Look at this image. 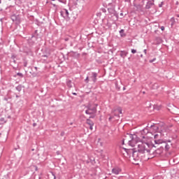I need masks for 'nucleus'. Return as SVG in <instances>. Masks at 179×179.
<instances>
[{
    "label": "nucleus",
    "mask_w": 179,
    "mask_h": 179,
    "mask_svg": "<svg viewBox=\"0 0 179 179\" xmlns=\"http://www.w3.org/2000/svg\"><path fill=\"white\" fill-rule=\"evenodd\" d=\"M126 1H127L128 2H129V1H131V0H126Z\"/></svg>",
    "instance_id": "39"
},
{
    "label": "nucleus",
    "mask_w": 179,
    "mask_h": 179,
    "mask_svg": "<svg viewBox=\"0 0 179 179\" xmlns=\"http://www.w3.org/2000/svg\"><path fill=\"white\" fill-rule=\"evenodd\" d=\"M60 15L62 16V17H64L66 19V17H69V12H68V10L64 8L60 11Z\"/></svg>",
    "instance_id": "6"
},
{
    "label": "nucleus",
    "mask_w": 179,
    "mask_h": 179,
    "mask_svg": "<svg viewBox=\"0 0 179 179\" xmlns=\"http://www.w3.org/2000/svg\"><path fill=\"white\" fill-rule=\"evenodd\" d=\"M64 135V134H62V136Z\"/></svg>",
    "instance_id": "42"
},
{
    "label": "nucleus",
    "mask_w": 179,
    "mask_h": 179,
    "mask_svg": "<svg viewBox=\"0 0 179 179\" xmlns=\"http://www.w3.org/2000/svg\"><path fill=\"white\" fill-rule=\"evenodd\" d=\"M90 78L94 83H96L97 81V73L92 72L88 73Z\"/></svg>",
    "instance_id": "5"
},
{
    "label": "nucleus",
    "mask_w": 179,
    "mask_h": 179,
    "mask_svg": "<svg viewBox=\"0 0 179 179\" xmlns=\"http://www.w3.org/2000/svg\"><path fill=\"white\" fill-rule=\"evenodd\" d=\"M121 15H122V13H120Z\"/></svg>",
    "instance_id": "41"
},
{
    "label": "nucleus",
    "mask_w": 179,
    "mask_h": 179,
    "mask_svg": "<svg viewBox=\"0 0 179 179\" xmlns=\"http://www.w3.org/2000/svg\"><path fill=\"white\" fill-rule=\"evenodd\" d=\"M141 58L143 57V55H141Z\"/></svg>",
    "instance_id": "35"
},
{
    "label": "nucleus",
    "mask_w": 179,
    "mask_h": 179,
    "mask_svg": "<svg viewBox=\"0 0 179 179\" xmlns=\"http://www.w3.org/2000/svg\"><path fill=\"white\" fill-rule=\"evenodd\" d=\"M34 69H36V71H37V67H34Z\"/></svg>",
    "instance_id": "37"
},
{
    "label": "nucleus",
    "mask_w": 179,
    "mask_h": 179,
    "mask_svg": "<svg viewBox=\"0 0 179 179\" xmlns=\"http://www.w3.org/2000/svg\"><path fill=\"white\" fill-rule=\"evenodd\" d=\"M126 90V88H125V87H123V90Z\"/></svg>",
    "instance_id": "34"
},
{
    "label": "nucleus",
    "mask_w": 179,
    "mask_h": 179,
    "mask_svg": "<svg viewBox=\"0 0 179 179\" xmlns=\"http://www.w3.org/2000/svg\"><path fill=\"white\" fill-rule=\"evenodd\" d=\"M155 61H156V58H154V59L150 60V64H152V62H155Z\"/></svg>",
    "instance_id": "22"
},
{
    "label": "nucleus",
    "mask_w": 179,
    "mask_h": 179,
    "mask_svg": "<svg viewBox=\"0 0 179 179\" xmlns=\"http://www.w3.org/2000/svg\"><path fill=\"white\" fill-rule=\"evenodd\" d=\"M17 76H23V74L22 73H17Z\"/></svg>",
    "instance_id": "24"
},
{
    "label": "nucleus",
    "mask_w": 179,
    "mask_h": 179,
    "mask_svg": "<svg viewBox=\"0 0 179 179\" xmlns=\"http://www.w3.org/2000/svg\"><path fill=\"white\" fill-rule=\"evenodd\" d=\"M43 57L44 58H45V57H47V56H46V55H43Z\"/></svg>",
    "instance_id": "36"
},
{
    "label": "nucleus",
    "mask_w": 179,
    "mask_h": 179,
    "mask_svg": "<svg viewBox=\"0 0 179 179\" xmlns=\"http://www.w3.org/2000/svg\"><path fill=\"white\" fill-rule=\"evenodd\" d=\"M87 124L88 125H90V129H91V131L93 130V125H94V123L93 122V121L90 120H87Z\"/></svg>",
    "instance_id": "10"
},
{
    "label": "nucleus",
    "mask_w": 179,
    "mask_h": 179,
    "mask_svg": "<svg viewBox=\"0 0 179 179\" xmlns=\"http://www.w3.org/2000/svg\"><path fill=\"white\" fill-rule=\"evenodd\" d=\"M0 93H1V90H0Z\"/></svg>",
    "instance_id": "46"
},
{
    "label": "nucleus",
    "mask_w": 179,
    "mask_h": 179,
    "mask_svg": "<svg viewBox=\"0 0 179 179\" xmlns=\"http://www.w3.org/2000/svg\"><path fill=\"white\" fill-rule=\"evenodd\" d=\"M24 66H27V63H24Z\"/></svg>",
    "instance_id": "31"
},
{
    "label": "nucleus",
    "mask_w": 179,
    "mask_h": 179,
    "mask_svg": "<svg viewBox=\"0 0 179 179\" xmlns=\"http://www.w3.org/2000/svg\"><path fill=\"white\" fill-rule=\"evenodd\" d=\"M73 94L74 96H76V93H75V92H74V93H73Z\"/></svg>",
    "instance_id": "32"
},
{
    "label": "nucleus",
    "mask_w": 179,
    "mask_h": 179,
    "mask_svg": "<svg viewBox=\"0 0 179 179\" xmlns=\"http://www.w3.org/2000/svg\"><path fill=\"white\" fill-rule=\"evenodd\" d=\"M154 142L155 145H162V143H164V141L162 138H159L157 140H154Z\"/></svg>",
    "instance_id": "12"
},
{
    "label": "nucleus",
    "mask_w": 179,
    "mask_h": 179,
    "mask_svg": "<svg viewBox=\"0 0 179 179\" xmlns=\"http://www.w3.org/2000/svg\"><path fill=\"white\" fill-rule=\"evenodd\" d=\"M127 55H128V52L121 51L120 57H122V58H125Z\"/></svg>",
    "instance_id": "14"
},
{
    "label": "nucleus",
    "mask_w": 179,
    "mask_h": 179,
    "mask_svg": "<svg viewBox=\"0 0 179 179\" xmlns=\"http://www.w3.org/2000/svg\"><path fill=\"white\" fill-rule=\"evenodd\" d=\"M148 134H149V129H148L146 128L141 131V135H143V140L149 141V139H148V137L146 136V135H148Z\"/></svg>",
    "instance_id": "7"
},
{
    "label": "nucleus",
    "mask_w": 179,
    "mask_h": 179,
    "mask_svg": "<svg viewBox=\"0 0 179 179\" xmlns=\"http://www.w3.org/2000/svg\"><path fill=\"white\" fill-rule=\"evenodd\" d=\"M143 52H144V54H147V50H146V49H145L144 50H143Z\"/></svg>",
    "instance_id": "27"
},
{
    "label": "nucleus",
    "mask_w": 179,
    "mask_h": 179,
    "mask_svg": "<svg viewBox=\"0 0 179 179\" xmlns=\"http://www.w3.org/2000/svg\"><path fill=\"white\" fill-rule=\"evenodd\" d=\"M121 171H122V170L120 167H115L112 169V173L115 174V176H118Z\"/></svg>",
    "instance_id": "8"
},
{
    "label": "nucleus",
    "mask_w": 179,
    "mask_h": 179,
    "mask_svg": "<svg viewBox=\"0 0 179 179\" xmlns=\"http://www.w3.org/2000/svg\"><path fill=\"white\" fill-rule=\"evenodd\" d=\"M113 114L115 117H117L118 118H120V115L121 114H122V108H117L115 110H113Z\"/></svg>",
    "instance_id": "4"
},
{
    "label": "nucleus",
    "mask_w": 179,
    "mask_h": 179,
    "mask_svg": "<svg viewBox=\"0 0 179 179\" xmlns=\"http://www.w3.org/2000/svg\"><path fill=\"white\" fill-rule=\"evenodd\" d=\"M67 85L69 86V87H72V85H71V81L67 83Z\"/></svg>",
    "instance_id": "23"
},
{
    "label": "nucleus",
    "mask_w": 179,
    "mask_h": 179,
    "mask_svg": "<svg viewBox=\"0 0 179 179\" xmlns=\"http://www.w3.org/2000/svg\"><path fill=\"white\" fill-rule=\"evenodd\" d=\"M176 16H177V17H179V14H177Z\"/></svg>",
    "instance_id": "33"
},
{
    "label": "nucleus",
    "mask_w": 179,
    "mask_h": 179,
    "mask_svg": "<svg viewBox=\"0 0 179 179\" xmlns=\"http://www.w3.org/2000/svg\"><path fill=\"white\" fill-rule=\"evenodd\" d=\"M161 30H162V31L164 30V27H162Z\"/></svg>",
    "instance_id": "29"
},
{
    "label": "nucleus",
    "mask_w": 179,
    "mask_h": 179,
    "mask_svg": "<svg viewBox=\"0 0 179 179\" xmlns=\"http://www.w3.org/2000/svg\"><path fill=\"white\" fill-rule=\"evenodd\" d=\"M52 1H55V0H52Z\"/></svg>",
    "instance_id": "45"
},
{
    "label": "nucleus",
    "mask_w": 179,
    "mask_h": 179,
    "mask_svg": "<svg viewBox=\"0 0 179 179\" xmlns=\"http://www.w3.org/2000/svg\"><path fill=\"white\" fill-rule=\"evenodd\" d=\"M120 33H124V29H121V30L120 31Z\"/></svg>",
    "instance_id": "28"
},
{
    "label": "nucleus",
    "mask_w": 179,
    "mask_h": 179,
    "mask_svg": "<svg viewBox=\"0 0 179 179\" xmlns=\"http://www.w3.org/2000/svg\"><path fill=\"white\" fill-rule=\"evenodd\" d=\"M154 6L155 1L153 0L148 1L145 5V9H150V8Z\"/></svg>",
    "instance_id": "9"
},
{
    "label": "nucleus",
    "mask_w": 179,
    "mask_h": 179,
    "mask_svg": "<svg viewBox=\"0 0 179 179\" xmlns=\"http://www.w3.org/2000/svg\"><path fill=\"white\" fill-rule=\"evenodd\" d=\"M164 148H165V149H166V150H169L170 149V145H169L167 144V143H166V141H164Z\"/></svg>",
    "instance_id": "15"
},
{
    "label": "nucleus",
    "mask_w": 179,
    "mask_h": 179,
    "mask_svg": "<svg viewBox=\"0 0 179 179\" xmlns=\"http://www.w3.org/2000/svg\"><path fill=\"white\" fill-rule=\"evenodd\" d=\"M96 113H97V109L96 108V107L88 108V109L85 110L86 114L92 115L90 117V118L94 117V114H96Z\"/></svg>",
    "instance_id": "3"
},
{
    "label": "nucleus",
    "mask_w": 179,
    "mask_h": 179,
    "mask_svg": "<svg viewBox=\"0 0 179 179\" xmlns=\"http://www.w3.org/2000/svg\"><path fill=\"white\" fill-rule=\"evenodd\" d=\"M154 110H160V106L154 105Z\"/></svg>",
    "instance_id": "17"
},
{
    "label": "nucleus",
    "mask_w": 179,
    "mask_h": 179,
    "mask_svg": "<svg viewBox=\"0 0 179 179\" xmlns=\"http://www.w3.org/2000/svg\"><path fill=\"white\" fill-rule=\"evenodd\" d=\"M111 120H113V117H109V121H111Z\"/></svg>",
    "instance_id": "30"
},
{
    "label": "nucleus",
    "mask_w": 179,
    "mask_h": 179,
    "mask_svg": "<svg viewBox=\"0 0 179 179\" xmlns=\"http://www.w3.org/2000/svg\"><path fill=\"white\" fill-rule=\"evenodd\" d=\"M15 17H15V16H13V17H12V20H13V22H15Z\"/></svg>",
    "instance_id": "26"
},
{
    "label": "nucleus",
    "mask_w": 179,
    "mask_h": 179,
    "mask_svg": "<svg viewBox=\"0 0 179 179\" xmlns=\"http://www.w3.org/2000/svg\"><path fill=\"white\" fill-rule=\"evenodd\" d=\"M108 10L109 13H112V15H114V13H115V10L114 9L108 8Z\"/></svg>",
    "instance_id": "16"
},
{
    "label": "nucleus",
    "mask_w": 179,
    "mask_h": 179,
    "mask_svg": "<svg viewBox=\"0 0 179 179\" xmlns=\"http://www.w3.org/2000/svg\"><path fill=\"white\" fill-rule=\"evenodd\" d=\"M126 138H128V143L129 146L135 148L138 153H145L150 152V148H155V145L149 142V140H141L135 143V138L136 135L127 134Z\"/></svg>",
    "instance_id": "1"
},
{
    "label": "nucleus",
    "mask_w": 179,
    "mask_h": 179,
    "mask_svg": "<svg viewBox=\"0 0 179 179\" xmlns=\"http://www.w3.org/2000/svg\"><path fill=\"white\" fill-rule=\"evenodd\" d=\"M163 5H164V3H163V1H162V2H161V3L159 4V8H162Z\"/></svg>",
    "instance_id": "21"
},
{
    "label": "nucleus",
    "mask_w": 179,
    "mask_h": 179,
    "mask_svg": "<svg viewBox=\"0 0 179 179\" xmlns=\"http://www.w3.org/2000/svg\"><path fill=\"white\" fill-rule=\"evenodd\" d=\"M123 145H124V141H123Z\"/></svg>",
    "instance_id": "44"
},
{
    "label": "nucleus",
    "mask_w": 179,
    "mask_h": 179,
    "mask_svg": "<svg viewBox=\"0 0 179 179\" xmlns=\"http://www.w3.org/2000/svg\"><path fill=\"white\" fill-rule=\"evenodd\" d=\"M1 3V1L0 0V3Z\"/></svg>",
    "instance_id": "40"
},
{
    "label": "nucleus",
    "mask_w": 179,
    "mask_h": 179,
    "mask_svg": "<svg viewBox=\"0 0 179 179\" xmlns=\"http://www.w3.org/2000/svg\"><path fill=\"white\" fill-rule=\"evenodd\" d=\"M85 83H89V76H87V78L85 80Z\"/></svg>",
    "instance_id": "19"
},
{
    "label": "nucleus",
    "mask_w": 179,
    "mask_h": 179,
    "mask_svg": "<svg viewBox=\"0 0 179 179\" xmlns=\"http://www.w3.org/2000/svg\"><path fill=\"white\" fill-rule=\"evenodd\" d=\"M54 179H55V176L54 177Z\"/></svg>",
    "instance_id": "43"
},
{
    "label": "nucleus",
    "mask_w": 179,
    "mask_h": 179,
    "mask_svg": "<svg viewBox=\"0 0 179 179\" xmlns=\"http://www.w3.org/2000/svg\"><path fill=\"white\" fill-rule=\"evenodd\" d=\"M34 127H36V123H34Z\"/></svg>",
    "instance_id": "38"
},
{
    "label": "nucleus",
    "mask_w": 179,
    "mask_h": 179,
    "mask_svg": "<svg viewBox=\"0 0 179 179\" xmlns=\"http://www.w3.org/2000/svg\"><path fill=\"white\" fill-rule=\"evenodd\" d=\"M115 86H116L117 89H119V90L120 89V87H118V84H117V83H115Z\"/></svg>",
    "instance_id": "25"
},
{
    "label": "nucleus",
    "mask_w": 179,
    "mask_h": 179,
    "mask_svg": "<svg viewBox=\"0 0 179 179\" xmlns=\"http://www.w3.org/2000/svg\"><path fill=\"white\" fill-rule=\"evenodd\" d=\"M134 160H139V153L137 151L133 152Z\"/></svg>",
    "instance_id": "11"
},
{
    "label": "nucleus",
    "mask_w": 179,
    "mask_h": 179,
    "mask_svg": "<svg viewBox=\"0 0 179 179\" xmlns=\"http://www.w3.org/2000/svg\"><path fill=\"white\" fill-rule=\"evenodd\" d=\"M16 89H17V90L18 92H20V91L22 90V87L17 86V87H16Z\"/></svg>",
    "instance_id": "18"
},
{
    "label": "nucleus",
    "mask_w": 179,
    "mask_h": 179,
    "mask_svg": "<svg viewBox=\"0 0 179 179\" xmlns=\"http://www.w3.org/2000/svg\"><path fill=\"white\" fill-rule=\"evenodd\" d=\"M131 52H132V54H136V50L131 49Z\"/></svg>",
    "instance_id": "20"
},
{
    "label": "nucleus",
    "mask_w": 179,
    "mask_h": 179,
    "mask_svg": "<svg viewBox=\"0 0 179 179\" xmlns=\"http://www.w3.org/2000/svg\"><path fill=\"white\" fill-rule=\"evenodd\" d=\"M163 153V150L162 149H157L155 152H154V155L155 156H159V155H162Z\"/></svg>",
    "instance_id": "13"
},
{
    "label": "nucleus",
    "mask_w": 179,
    "mask_h": 179,
    "mask_svg": "<svg viewBox=\"0 0 179 179\" xmlns=\"http://www.w3.org/2000/svg\"><path fill=\"white\" fill-rule=\"evenodd\" d=\"M151 131H155L157 134H154V141H157V139H162V136H166L167 133L170 131L169 127L166 125H164L160 127L159 125L155 124L151 126Z\"/></svg>",
    "instance_id": "2"
}]
</instances>
